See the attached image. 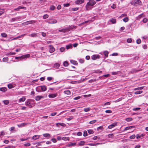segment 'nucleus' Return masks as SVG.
I'll return each instance as SVG.
<instances>
[{"label": "nucleus", "instance_id": "338daca9", "mask_svg": "<svg viewBox=\"0 0 148 148\" xmlns=\"http://www.w3.org/2000/svg\"><path fill=\"white\" fill-rule=\"evenodd\" d=\"M141 42V40L140 39H137L136 40V43L138 44H140Z\"/></svg>", "mask_w": 148, "mask_h": 148}, {"label": "nucleus", "instance_id": "864d4df0", "mask_svg": "<svg viewBox=\"0 0 148 148\" xmlns=\"http://www.w3.org/2000/svg\"><path fill=\"white\" fill-rule=\"evenodd\" d=\"M55 7L53 5H51L50 6V10H53L55 9Z\"/></svg>", "mask_w": 148, "mask_h": 148}, {"label": "nucleus", "instance_id": "9b49d317", "mask_svg": "<svg viewBox=\"0 0 148 148\" xmlns=\"http://www.w3.org/2000/svg\"><path fill=\"white\" fill-rule=\"evenodd\" d=\"M100 58V56L99 55H94L92 56V60H95L97 59H99Z\"/></svg>", "mask_w": 148, "mask_h": 148}, {"label": "nucleus", "instance_id": "a18cd8bd", "mask_svg": "<svg viewBox=\"0 0 148 148\" xmlns=\"http://www.w3.org/2000/svg\"><path fill=\"white\" fill-rule=\"evenodd\" d=\"M143 14H141L138 16L136 18V19L137 20H139L142 17V15H143Z\"/></svg>", "mask_w": 148, "mask_h": 148}, {"label": "nucleus", "instance_id": "774afa93", "mask_svg": "<svg viewBox=\"0 0 148 148\" xmlns=\"http://www.w3.org/2000/svg\"><path fill=\"white\" fill-rule=\"evenodd\" d=\"M73 118V116H71L69 117V118L67 119L68 121H69L72 119Z\"/></svg>", "mask_w": 148, "mask_h": 148}, {"label": "nucleus", "instance_id": "4d7b16f0", "mask_svg": "<svg viewBox=\"0 0 148 148\" xmlns=\"http://www.w3.org/2000/svg\"><path fill=\"white\" fill-rule=\"evenodd\" d=\"M3 101L4 103L6 105H8L9 103V102L8 100H4Z\"/></svg>", "mask_w": 148, "mask_h": 148}, {"label": "nucleus", "instance_id": "8fccbe9b", "mask_svg": "<svg viewBox=\"0 0 148 148\" xmlns=\"http://www.w3.org/2000/svg\"><path fill=\"white\" fill-rule=\"evenodd\" d=\"M90 108H85L84 109V111L85 112H88L90 110Z\"/></svg>", "mask_w": 148, "mask_h": 148}, {"label": "nucleus", "instance_id": "5fc2aeb1", "mask_svg": "<svg viewBox=\"0 0 148 148\" xmlns=\"http://www.w3.org/2000/svg\"><path fill=\"white\" fill-rule=\"evenodd\" d=\"M136 136L135 135L133 134L130 137V138L131 139H134L135 138Z\"/></svg>", "mask_w": 148, "mask_h": 148}, {"label": "nucleus", "instance_id": "6ab92c4d", "mask_svg": "<svg viewBox=\"0 0 148 148\" xmlns=\"http://www.w3.org/2000/svg\"><path fill=\"white\" fill-rule=\"evenodd\" d=\"M21 18V17L20 16H18L16 17L15 18H12L11 19V21H18V19Z\"/></svg>", "mask_w": 148, "mask_h": 148}, {"label": "nucleus", "instance_id": "f704fd0d", "mask_svg": "<svg viewBox=\"0 0 148 148\" xmlns=\"http://www.w3.org/2000/svg\"><path fill=\"white\" fill-rule=\"evenodd\" d=\"M1 36L3 37L6 38L7 36V35L5 33H3L1 34Z\"/></svg>", "mask_w": 148, "mask_h": 148}, {"label": "nucleus", "instance_id": "20e7f679", "mask_svg": "<svg viewBox=\"0 0 148 148\" xmlns=\"http://www.w3.org/2000/svg\"><path fill=\"white\" fill-rule=\"evenodd\" d=\"M35 22V21L34 20H32L30 21H26L25 22L23 23H22L23 25H27L29 24H32L34 23Z\"/></svg>", "mask_w": 148, "mask_h": 148}, {"label": "nucleus", "instance_id": "e433bc0d", "mask_svg": "<svg viewBox=\"0 0 148 148\" xmlns=\"http://www.w3.org/2000/svg\"><path fill=\"white\" fill-rule=\"evenodd\" d=\"M30 103L29 104V105L32 106V105H34V104L35 103H34V100L32 99H30Z\"/></svg>", "mask_w": 148, "mask_h": 148}, {"label": "nucleus", "instance_id": "412c9836", "mask_svg": "<svg viewBox=\"0 0 148 148\" xmlns=\"http://www.w3.org/2000/svg\"><path fill=\"white\" fill-rule=\"evenodd\" d=\"M60 64L58 63H56L54 64L53 67L56 69H58L60 66Z\"/></svg>", "mask_w": 148, "mask_h": 148}, {"label": "nucleus", "instance_id": "4468645a", "mask_svg": "<svg viewBox=\"0 0 148 148\" xmlns=\"http://www.w3.org/2000/svg\"><path fill=\"white\" fill-rule=\"evenodd\" d=\"M43 98V97L42 96H37L35 97V100L36 101H39L41 99Z\"/></svg>", "mask_w": 148, "mask_h": 148}, {"label": "nucleus", "instance_id": "1a4fd4ad", "mask_svg": "<svg viewBox=\"0 0 148 148\" xmlns=\"http://www.w3.org/2000/svg\"><path fill=\"white\" fill-rule=\"evenodd\" d=\"M58 95V94L56 93L54 94H51L48 95V97L49 98H53L56 97Z\"/></svg>", "mask_w": 148, "mask_h": 148}, {"label": "nucleus", "instance_id": "ea45409f", "mask_svg": "<svg viewBox=\"0 0 148 148\" xmlns=\"http://www.w3.org/2000/svg\"><path fill=\"white\" fill-rule=\"evenodd\" d=\"M111 103V102H107L106 103H105L102 106H106L109 105Z\"/></svg>", "mask_w": 148, "mask_h": 148}, {"label": "nucleus", "instance_id": "0eeeda50", "mask_svg": "<svg viewBox=\"0 0 148 148\" xmlns=\"http://www.w3.org/2000/svg\"><path fill=\"white\" fill-rule=\"evenodd\" d=\"M85 0H77L75 2V3L76 4L80 5L84 2Z\"/></svg>", "mask_w": 148, "mask_h": 148}, {"label": "nucleus", "instance_id": "2eb2a0df", "mask_svg": "<svg viewBox=\"0 0 148 148\" xmlns=\"http://www.w3.org/2000/svg\"><path fill=\"white\" fill-rule=\"evenodd\" d=\"M42 92L45 91L46 90L47 88L46 86L44 85L41 86Z\"/></svg>", "mask_w": 148, "mask_h": 148}, {"label": "nucleus", "instance_id": "39448f33", "mask_svg": "<svg viewBox=\"0 0 148 148\" xmlns=\"http://www.w3.org/2000/svg\"><path fill=\"white\" fill-rule=\"evenodd\" d=\"M46 21L49 24L56 23L57 22V21L56 19L47 20Z\"/></svg>", "mask_w": 148, "mask_h": 148}, {"label": "nucleus", "instance_id": "603ef678", "mask_svg": "<svg viewBox=\"0 0 148 148\" xmlns=\"http://www.w3.org/2000/svg\"><path fill=\"white\" fill-rule=\"evenodd\" d=\"M96 121H97V120H95L91 121H90L89 122V123L90 124H94V123H96Z\"/></svg>", "mask_w": 148, "mask_h": 148}, {"label": "nucleus", "instance_id": "393cba45", "mask_svg": "<svg viewBox=\"0 0 148 148\" xmlns=\"http://www.w3.org/2000/svg\"><path fill=\"white\" fill-rule=\"evenodd\" d=\"M70 62L71 63L75 65H77V62L76 61H75L73 60H70Z\"/></svg>", "mask_w": 148, "mask_h": 148}, {"label": "nucleus", "instance_id": "aec40b11", "mask_svg": "<svg viewBox=\"0 0 148 148\" xmlns=\"http://www.w3.org/2000/svg\"><path fill=\"white\" fill-rule=\"evenodd\" d=\"M76 145V143H69L68 144V145L67 146L68 147H71V146H75Z\"/></svg>", "mask_w": 148, "mask_h": 148}, {"label": "nucleus", "instance_id": "58836bf2", "mask_svg": "<svg viewBox=\"0 0 148 148\" xmlns=\"http://www.w3.org/2000/svg\"><path fill=\"white\" fill-rule=\"evenodd\" d=\"M4 12V9H0V15H2Z\"/></svg>", "mask_w": 148, "mask_h": 148}, {"label": "nucleus", "instance_id": "c756f323", "mask_svg": "<svg viewBox=\"0 0 148 148\" xmlns=\"http://www.w3.org/2000/svg\"><path fill=\"white\" fill-rule=\"evenodd\" d=\"M7 90V88L5 87H2L0 88V90L3 92H5Z\"/></svg>", "mask_w": 148, "mask_h": 148}, {"label": "nucleus", "instance_id": "7ed1b4c3", "mask_svg": "<svg viewBox=\"0 0 148 148\" xmlns=\"http://www.w3.org/2000/svg\"><path fill=\"white\" fill-rule=\"evenodd\" d=\"M30 55L29 54H27L25 55H24L21 56L19 57H16L15 58L16 59H18L21 58H22L23 59H25L29 58L30 57Z\"/></svg>", "mask_w": 148, "mask_h": 148}, {"label": "nucleus", "instance_id": "72a5a7b5", "mask_svg": "<svg viewBox=\"0 0 148 148\" xmlns=\"http://www.w3.org/2000/svg\"><path fill=\"white\" fill-rule=\"evenodd\" d=\"M62 139L65 141H69V137H63L62 138Z\"/></svg>", "mask_w": 148, "mask_h": 148}, {"label": "nucleus", "instance_id": "bb28decb", "mask_svg": "<svg viewBox=\"0 0 148 148\" xmlns=\"http://www.w3.org/2000/svg\"><path fill=\"white\" fill-rule=\"evenodd\" d=\"M40 136L39 135H34L32 139H34V140H36L37 139L39 138H40Z\"/></svg>", "mask_w": 148, "mask_h": 148}, {"label": "nucleus", "instance_id": "a878e982", "mask_svg": "<svg viewBox=\"0 0 148 148\" xmlns=\"http://www.w3.org/2000/svg\"><path fill=\"white\" fill-rule=\"evenodd\" d=\"M64 93L67 95H70L71 94V92L69 90H66L64 91Z\"/></svg>", "mask_w": 148, "mask_h": 148}, {"label": "nucleus", "instance_id": "c9c22d12", "mask_svg": "<svg viewBox=\"0 0 148 148\" xmlns=\"http://www.w3.org/2000/svg\"><path fill=\"white\" fill-rule=\"evenodd\" d=\"M8 57L4 58L3 59V61L5 62H8Z\"/></svg>", "mask_w": 148, "mask_h": 148}, {"label": "nucleus", "instance_id": "5701e85b", "mask_svg": "<svg viewBox=\"0 0 148 148\" xmlns=\"http://www.w3.org/2000/svg\"><path fill=\"white\" fill-rule=\"evenodd\" d=\"M27 123H22L21 124L18 125H17L18 127H22L24 126L25 125H26Z\"/></svg>", "mask_w": 148, "mask_h": 148}, {"label": "nucleus", "instance_id": "a19ab883", "mask_svg": "<svg viewBox=\"0 0 148 148\" xmlns=\"http://www.w3.org/2000/svg\"><path fill=\"white\" fill-rule=\"evenodd\" d=\"M123 21L125 22H127L128 21L129 18L127 17H125L123 19Z\"/></svg>", "mask_w": 148, "mask_h": 148}, {"label": "nucleus", "instance_id": "6e6d98bb", "mask_svg": "<svg viewBox=\"0 0 148 148\" xmlns=\"http://www.w3.org/2000/svg\"><path fill=\"white\" fill-rule=\"evenodd\" d=\"M88 131L90 134H92L94 133L93 130H88Z\"/></svg>", "mask_w": 148, "mask_h": 148}, {"label": "nucleus", "instance_id": "7c9ffc66", "mask_svg": "<svg viewBox=\"0 0 148 148\" xmlns=\"http://www.w3.org/2000/svg\"><path fill=\"white\" fill-rule=\"evenodd\" d=\"M144 87V86H142L139 87H138L136 88H135L134 89V90H142L143 89Z\"/></svg>", "mask_w": 148, "mask_h": 148}, {"label": "nucleus", "instance_id": "cd10ccee", "mask_svg": "<svg viewBox=\"0 0 148 148\" xmlns=\"http://www.w3.org/2000/svg\"><path fill=\"white\" fill-rule=\"evenodd\" d=\"M108 53H109L107 51H104L103 52V54H104V55H105V56L106 57H108Z\"/></svg>", "mask_w": 148, "mask_h": 148}, {"label": "nucleus", "instance_id": "9d476101", "mask_svg": "<svg viewBox=\"0 0 148 148\" xmlns=\"http://www.w3.org/2000/svg\"><path fill=\"white\" fill-rule=\"evenodd\" d=\"M30 99H28L25 102V105L27 106H28L29 108H31L32 107V106L31 105H29V104L30 103Z\"/></svg>", "mask_w": 148, "mask_h": 148}, {"label": "nucleus", "instance_id": "49530a36", "mask_svg": "<svg viewBox=\"0 0 148 148\" xmlns=\"http://www.w3.org/2000/svg\"><path fill=\"white\" fill-rule=\"evenodd\" d=\"M5 134V133L3 131H2L1 132V134H0V138H2V136L4 135Z\"/></svg>", "mask_w": 148, "mask_h": 148}, {"label": "nucleus", "instance_id": "052dcab7", "mask_svg": "<svg viewBox=\"0 0 148 148\" xmlns=\"http://www.w3.org/2000/svg\"><path fill=\"white\" fill-rule=\"evenodd\" d=\"M113 136V134H109L108 135V136L109 138H112Z\"/></svg>", "mask_w": 148, "mask_h": 148}, {"label": "nucleus", "instance_id": "37998d69", "mask_svg": "<svg viewBox=\"0 0 148 148\" xmlns=\"http://www.w3.org/2000/svg\"><path fill=\"white\" fill-rule=\"evenodd\" d=\"M143 92V91L141 90L136 91L134 92V94L136 95L140 94L142 93Z\"/></svg>", "mask_w": 148, "mask_h": 148}, {"label": "nucleus", "instance_id": "c85d7f7f", "mask_svg": "<svg viewBox=\"0 0 148 148\" xmlns=\"http://www.w3.org/2000/svg\"><path fill=\"white\" fill-rule=\"evenodd\" d=\"M8 86L9 88L11 89L13 88L14 87V86L12 84H8Z\"/></svg>", "mask_w": 148, "mask_h": 148}, {"label": "nucleus", "instance_id": "0e129e2a", "mask_svg": "<svg viewBox=\"0 0 148 148\" xmlns=\"http://www.w3.org/2000/svg\"><path fill=\"white\" fill-rule=\"evenodd\" d=\"M48 16H49L48 14H45L43 16V18L44 19H46L48 17Z\"/></svg>", "mask_w": 148, "mask_h": 148}, {"label": "nucleus", "instance_id": "e2e57ef3", "mask_svg": "<svg viewBox=\"0 0 148 148\" xmlns=\"http://www.w3.org/2000/svg\"><path fill=\"white\" fill-rule=\"evenodd\" d=\"M65 50V48L64 47H61L60 49V50L61 52H63Z\"/></svg>", "mask_w": 148, "mask_h": 148}, {"label": "nucleus", "instance_id": "dca6fc26", "mask_svg": "<svg viewBox=\"0 0 148 148\" xmlns=\"http://www.w3.org/2000/svg\"><path fill=\"white\" fill-rule=\"evenodd\" d=\"M36 90L37 92H42L41 86L37 87L36 88Z\"/></svg>", "mask_w": 148, "mask_h": 148}, {"label": "nucleus", "instance_id": "69168bd1", "mask_svg": "<svg viewBox=\"0 0 148 148\" xmlns=\"http://www.w3.org/2000/svg\"><path fill=\"white\" fill-rule=\"evenodd\" d=\"M140 108H135L133 109V110L134 111H136L140 109Z\"/></svg>", "mask_w": 148, "mask_h": 148}, {"label": "nucleus", "instance_id": "3c124183", "mask_svg": "<svg viewBox=\"0 0 148 148\" xmlns=\"http://www.w3.org/2000/svg\"><path fill=\"white\" fill-rule=\"evenodd\" d=\"M103 126H101L98 127L97 128V131H99L100 130H102L103 129Z\"/></svg>", "mask_w": 148, "mask_h": 148}, {"label": "nucleus", "instance_id": "f257e3e1", "mask_svg": "<svg viewBox=\"0 0 148 148\" xmlns=\"http://www.w3.org/2000/svg\"><path fill=\"white\" fill-rule=\"evenodd\" d=\"M96 3L94 0H89V1L86 3L85 6V8L87 10H90L93 8V7Z\"/></svg>", "mask_w": 148, "mask_h": 148}, {"label": "nucleus", "instance_id": "2f4dec72", "mask_svg": "<svg viewBox=\"0 0 148 148\" xmlns=\"http://www.w3.org/2000/svg\"><path fill=\"white\" fill-rule=\"evenodd\" d=\"M132 118L131 117H128L126 118L125 120L127 122H130L132 120Z\"/></svg>", "mask_w": 148, "mask_h": 148}, {"label": "nucleus", "instance_id": "b1692460", "mask_svg": "<svg viewBox=\"0 0 148 148\" xmlns=\"http://www.w3.org/2000/svg\"><path fill=\"white\" fill-rule=\"evenodd\" d=\"M109 22H112L113 24H114L116 23V19L112 18L110 20Z\"/></svg>", "mask_w": 148, "mask_h": 148}, {"label": "nucleus", "instance_id": "09e8293b", "mask_svg": "<svg viewBox=\"0 0 148 148\" xmlns=\"http://www.w3.org/2000/svg\"><path fill=\"white\" fill-rule=\"evenodd\" d=\"M100 139V137L98 136H95L93 138V139L94 140H96L97 139Z\"/></svg>", "mask_w": 148, "mask_h": 148}, {"label": "nucleus", "instance_id": "680f3d73", "mask_svg": "<svg viewBox=\"0 0 148 148\" xmlns=\"http://www.w3.org/2000/svg\"><path fill=\"white\" fill-rule=\"evenodd\" d=\"M16 54V53L15 52H11L9 53V55L10 56L14 55Z\"/></svg>", "mask_w": 148, "mask_h": 148}, {"label": "nucleus", "instance_id": "ddd939ff", "mask_svg": "<svg viewBox=\"0 0 148 148\" xmlns=\"http://www.w3.org/2000/svg\"><path fill=\"white\" fill-rule=\"evenodd\" d=\"M135 126H128L126 127L124 130V131L127 130L129 129H131L132 128H135Z\"/></svg>", "mask_w": 148, "mask_h": 148}, {"label": "nucleus", "instance_id": "f3484780", "mask_svg": "<svg viewBox=\"0 0 148 148\" xmlns=\"http://www.w3.org/2000/svg\"><path fill=\"white\" fill-rule=\"evenodd\" d=\"M102 144V143H90L88 144V145L92 146H96L99 144Z\"/></svg>", "mask_w": 148, "mask_h": 148}, {"label": "nucleus", "instance_id": "de8ad7c7", "mask_svg": "<svg viewBox=\"0 0 148 148\" xmlns=\"http://www.w3.org/2000/svg\"><path fill=\"white\" fill-rule=\"evenodd\" d=\"M72 47V45L71 44H69L68 45H67L66 46V49H70V48Z\"/></svg>", "mask_w": 148, "mask_h": 148}, {"label": "nucleus", "instance_id": "f03ea898", "mask_svg": "<svg viewBox=\"0 0 148 148\" xmlns=\"http://www.w3.org/2000/svg\"><path fill=\"white\" fill-rule=\"evenodd\" d=\"M130 3L133 5H135L136 4H139L140 5H141L142 2L140 0H135L131 1Z\"/></svg>", "mask_w": 148, "mask_h": 148}, {"label": "nucleus", "instance_id": "13d9d810", "mask_svg": "<svg viewBox=\"0 0 148 148\" xmlns=\"http://www.w3.org/2000/svg\"><path fill=\"white\" fill-rule=\"evenodd\" d=\"M87 136V133L86 131H84V132L83 136Z\"/></svg>", "mask_w": 148, "mask_h": 148}, {"label": "nucleus", "instance_id": "4be33fe9", "mask_svg": "<svg viewBox=\"0 0 148 148\" xmlns=\"http://www.w3.org/2000/svg\"><path fill=\"white\" fill-rule=\"evenodd\" d=\"M144 136L145 134H142L140 135L139 134H137L136 135V138L138 139L140 138L141 137H143Z\"/></svg>", "mask_w": 148, "mask_h": 148}, {"label": "nucleus", "instance_id": "6e6552de", "mask_svg": "<svg viewBox=\"0 0 148 148\" xmlns=\"http://www.w3.org/2000/svg\"><path fill=\"white\" fill-rule=\"evenodd\" d=\"M117 125V123L115 122L114 123H113L112 124L109 125L108 126V128L109 129H111L112 128L114 127L115 126H116Z\"/></svg>", "mask_w": 148, "mask_h": 148}, {"label": "nucleus", "instance_id": "c03bdc74", "mask_svg": "<svg viewBox=\"0 0 148 148\" xmlns=\"http://www.w3.org/2000/svg\"><path fill=\"white\" fill-rule=\"evenodd\" d=\"M68 63L66 61H64L63 63V65L65 67L67 66H68Z\"/></svg>", "mask_w": 148, "mask_h": 148}, {"label": "nucleus", "instance_id": "423d86ee", "mask_svg": "<svg viewBox=\"0 0 148 148\" xmlns=\"http://www.w3.org/2000/svg\"><path fill=\"white\" fill-rule=\"evenodd\" d=\"M70 30V28L69 27H65L64 28L61 29H59V31L60 32H65L67 31H69Z\"/></svg>", "mask_w": 148, "mask_h": 148}, {"label": "nucleus", "instance_id": "a211bd4d", "mask_svg": "<svg viewBox=\"0 0 148 148\" xmlns=\"http://www.w3.org/2000/svg\"><path fill=\"white\" fill-rule=\"evenodd\" d=\"M26 100V98L23 96L22 98H21L19 99V102H24Z\"/></svg>", "mask_w": 148, "mask_h": 148}, {"label": "nucleus", "instance_id": "473e14b6", "mask_svg": "<svg viewBox=\"0 0 148 148\" xmlns=\"http://www.w3.org/2000/svg\"><path fill=\"white\" fill-rule=\"evenodd\" d=\"M29 36L32 37H36L37 36L36 34L33 33L29 35Z\"/></svg>", "mask_w": 148, "mask_h": 148}, {"label": "nucleus", "instance_id": "bf43d9fd", "mask_svg": "<svg viewBox=\"0 0 148 148\" xmlns=\"http://www.w3.org/2000/svg\"><path fill=\"white\" fill-rule=\"evenodd\" d=\"M127 42L130 43L132 42V40L130 38H128L127 39Z\"/></svg>", "mask_w": 148, "mask_h": 148}, {"label": "nucleus", "instance_id": "f8f14e48", "mask_svg": "<svg viewBox=\"0 0 148 148\" xmlns=\"http://www.w3.org/2000/svg\"><path fill=\"white\" fill-rule=\"evenodd\" d=\"M50 47L49 52L50 53H52L54 52L55 51V48L51 45L49 46Z\"/></svg>", "mask_w": 148, "mask_h": 148}, {"label": "nucleus", "instance_id": "4c0bfd02", "mask_svg": "<svg viewBox=\"0 0 148 148\" xmlns=\"http://www.w3.org/2000/svg\"><path fill=\"white\" fill-rule=\"evenodd\" d=\"M85 143V142L84 141H81L80 142L79 145L80 146L84 145Z\"/></svg>", "mask_w": 148, "mask_h": 148}, {"label": "nucleus", "instance_id": "79ce46f5", "mask_svg": "<svg viewBox=\"0 0 148 148\" xmlns=\"http://www.w3.org/2000/svg\"><path fill=\"white\" fill-rule=\"evenodd\" d=\"M43 136L45 137H49L50 136V135L49 134L46 133L44 134H43Z\"/></svg>", "mask_w": 148, "mask_h": 148}]
</instances>
